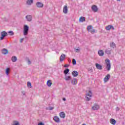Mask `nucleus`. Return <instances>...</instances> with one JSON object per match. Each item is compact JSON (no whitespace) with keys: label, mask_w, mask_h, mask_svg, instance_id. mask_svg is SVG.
<instances>
[{"label":"nucleus","mask_w":125,"mask_h":125,"mask_svg":"<svg viewBox=\"0 0 125 125\" xmlns=\"http://www.w3.org/2000/svg\"><path fill=\"white\" fill-rule=\"evenodd\" d=\"M105 63L106 64L105 68L107 71H110V70H111V62L109 59H106L105 61Z\"/></svg>","instance_id":"1"},{"label":"nucleus","mask_w":125,"mask_h":125,"mask_svg":"<svg viewBox=\"0 0 125 125\" xmlns=\"http://www.w3.org/2000/svg\"><path fill=\"white\" fill-rule=\"evenodd\" d=\"M91 97H92V93L91 91H89V92L86 94V101H90Z\"/></svg>","instance_id":"2"},{"label":"nucleus","mask_w":125,"mask_h":125,"mask_svg":"<svg viewBox=\"0 0 125 125\" xmlns=\"http://www.w3.org/2000/svg\"><path fill=\"white\" fill-rule=\"evenodd\" d=\"M29 33V26L27 25H25L23 27V35L24 36H27Z\"/></svg>","instance_id":"3"},{"label":"nucleus","mask_w":125,"mask_h":125,"mask_svg":"<svg viewBox=\"0 0 125 125\" xmlns=\"http://www.w3.org/2000/svg\"><path fill=\"white\" fill-rule=\"evenodd\" d=\"M99 108H100V106L98 104H95L92 107V110H93V111H97V110H99Z\"/></svg>","instance_id":"4"},{"label":"nucleus","mask_w":125,"mask_h":125,"mask_svg":"<svg viewBox=\"0 0 125 125\" xmlns=\"http://www.w3.org/2000/svg\"><path fill=\"white\" fill-rule=\"evenodd\" d=\"M7 36V32L5 31H2L1 32V37L0 38V41H2L4 39L5 37Z\"/></svg>","instance_id":"5"},{"label":"nucleus","mask_w":125,"mask_h":125,"mask_svg":"<svg viewBox=\"0 0 125 125\" xmlns=\"http://www.w3.org/2000/svg\"><path fill=\"white\" fill-rule=\"evenodd\" d=\"M105 29L106 31H110V30L111 29V30H115V28L112 25H107L105 27Z\"/></svg>","instance_id":"6"},{"label":"nucleus","mask_w":125,"mask_h":125,"mask_svg":"<svg viewBox=\"0 0 125 125\" xmlns=\"http://www.w3.org/2000/svg\"><path fill=\"white\" fill-rule=\"evenodd\" d=\"M36 6L38 7L39 8H42V7H43V4L41 2H37L36 3Z\"/></svg>","instance_id":"7"},{"label":"nucleus","mask_w":125,"mask_h":125,"mask_svg":"<svg viewBox=\"0 0 125 125\" xmlns=\"http://www.w3.org/2000/svg\"><path fill=\"white\" fill-rule=\"evenodd\" d=\"M105 53L106 54H107L108 55H111V53H112V49L108 48L105 49L104 51Z\"/></svg>","instance_id":"8"},{"label":"nucleus","mask_w":125,"mask_h":125,"mask_svg":"<svg viewBox=\"0 0 125 125\" xmlns=\"http://www.w3.org/2000/svg\"><path fill=\"white\" fill-rule=\"evenodd\" d=\"M95 66L98 70H102L103 69V66L99 63H96Z\"/></svg>","instance_id":"9"},{"label":"nucleus","mask_w":125,"mask_h":125,"mask_svg":"<svg viewBox=\"0 0 125 125\" xmlns=\"http://www.w3.org/2000/svg\"><path fill=\"white\" fill-rule=\"evenodd\" d=\"M110 78H111V75H110V74H107L104 78V83H107V82L109 81V79H110Z\"/></svg>","instance_id":"10"},{"label":"nucleus","mask_w":125,"mask_h":125,"mask_svg":"<svg viewBox=\"0 0 125 125\" xmlns=\"http://www.w3.org/2000/svg\"><path fill=\"white\" fill-rule=\"evenodd\" d=\"M71 83L73 85H76V84H77V83H78V80H77V79H76V78L72 79L71 80Z\"/></svg>","instance_id":"11"},{"label":"nucleus","mask_w":125,"mask_h":125,"mask_svg":"<svg viewBox=\"0 0 125 125\" xmlns=\"http://www.w3.org/2000/svg\"><path fill=\"white\" fill-rule=\"evenodd\" d=\"M92 10L93 11H94V12H97L98 8H97V6H96V5H93L92 6Z\"/></svg>","instance_id":"12"},{"label":"nucleus","mask_w":125,"mask_h":125,"mask_svg":"<svg viewBox=\"0 0 125 125\" xmlns=\"http://www.w3.org/2000/svg\"><path fill=\"white\" fill-rule=\"evenodd\" d=\"M65 58H66V56L65 55V54H62L60 58V60L61 62H62L63 61H64V59H65Z\"/></svg>","instance_id":"13"},{"label":"nucleus","mask_w":125,"mask_h":125,"mask_svg":"<svg viewBox=\"0 0 125 125\" xmlns=\"http://www.w3.org/2000/svg\"><path fill=\"white\" fill-rule=\"evenodd\" d=\"M63 12L65 14L68 13V7L67 6H64L63 9Z\"/></svg>","instance_id":"14"},{"label":"nucleus","mask_w":125,"mask_h":125,"mask_svg":"<svg viewBox=\"0 0 125 125\" xmlns=\"http://www.w3.org/2000/svg\"><path fill=\"white\" fill-rule=\"evenodd\" d=\"M26 19L28 22H31L32 21V16L31 15H27L25 17Z\"/></svg>","instance_id":"15"},{"label":"nucleus","mask_w":125,"mask_h":125,"mask_svg":"<svg viewBox=\"0 0 125 125\" xmlns=\"http://www.w3.org/2000/svg\"><path fill=\"white\" fill-rule=\"evenodd\" d=\"M72 76L73 77H76L79 76V73L77 71H74L72 72Z\"/></svg>","instance_id":"16"},{"label":"nucleus","mask_w":125,"mask_h":125,"mask_svg":"<svg viewBox=\"0 0 125 125\" xmlns=\"http://www.w3.org/2000/svg\"><path fill=\"white\" fill-rule=\"evenodd\" d=\"M53 120L56 122V123H60V119H59L57 116L54 117Z\"/></svg>","instance_id":"17"},{"label":"nucleus","mask_w":125,"mask_h":125,"mask_svg":"<svg viewBox=\"0 0 125 125\" xmlns=\"http://www.w3.org/2000/svg\"><path fill=\"white\" fill-rule=\"evenodd\" d=\"M66 115L65 114V113L64 112H61L60 113V117L62 118V119H64Z\"/></svg>","instance_id":"18"},{"label":"nucleus","mask_w":125,"mask_h":125,"mask_svg":"<svg viewBox=\"0 0 125 125\" xmlns=\"http://www.w3.org/2000/svg\"><path fill=\"white\" fill-rule=\"evenodd\" d=\"M1 52H2V54H4V55L7 54L8 53V50H7V49H6L4 48L2 50Z\"/></svg>","instance_id":"19"},{"label":"nucleus","mask_w":125,"mask_h":125,"mask_svg":"<svg viewBox=\"0 0 125 125\" xmlns=\"http://www.w3.org/2000/svg\"><path fill=\"white\" fill-rule=\"evenodd\" d=\"M33 2H34V0H27L26 2L27 4L28 5H31Z\"/></svg>","instance_id":"20"},{"label":"nucleus","mask_w":125,"mask_h":125,"mask_svg":"<svg viewBox=\"0 0 125 125\" xmlns=\"http://www.w3.org/2000/svg\"><path fill=\"white\" fill-rule=\"evenodd\" d=\"M110 46L112 48H115V47H116V43H115V42H112L110 43Z\"/></svg>","instance_id":"21"},{"label":"nucleus","mask_w":125,"mask_h":125,"mask_svg":"<svg viewBox=\"0 0 125 125\" xmlns=\"http://www.w3.org/2000/svg\"><path fill=\"white\" fill-rule=\"evenodd\" d=\"M98 54L99 56H103V55H104V52L103 51V50H99L98 51Z\"/></svg>","instance_id":"22"},{"label":"nucleus","mask_w":125,"mask_h":125,"mask_svg":"<svg viewBox=\"0 0 125 125\" xmlns=\"http://www.w3.org/2000/svg\"><path fill=\"white\" fill-rule=\"evenodd\" d=\"M116 121L114 119H110V123L111 125H116Z\"/></svg>","instance_id":"23"},{"label":"nucleus","mask_w":125,"mask_h":125,"mask_svg":"<svg viewBox=\"0 0 125 125\" xmlns=\"http://www.w3.org/2000/svg\"><path fill=\"white\" fill-rule=\"evenodd\" d=\"M12 62H16L17 61V57L16 56H13L11 58Z\"/></svg>","instance_id":"24"},{"label":"nucleus","mask_w":125,"mask_h":125,"mask_svg":"<svg viewBox=\"0 0 125 125\" xmlns=\"http://www.w3.org/2000/svg\"><path fill=\"white\" fill-rule=\"evenodd\" d=\"M84 21H85V18H84L83 17H80V18L79 19L80 22H84Z\"/></svg>","instance_id":"25"},{"label":"nucleus","mask_w":125,"mask_h":125,"mask_svg":"<svg viewBox=\"0 0 125 125\" xmlns=\"http://www.w3.org/2000/svg\"><path fill=\"white\" fill-rule=\"evenodd\" d=\"M52 84V83H51V81L49 80L47 82V85H48L49 87H50Z\"/></svg>","instance_id":"26"},{"label":"nucleus","mask_w":125,"mask_h":125,"mask_svg":"<svg viewBox=\"0 0 125 125\" xmlns=\"http://www.w3.org/2000/svg\"><path fill=\"white\" fill-rule=\"evenodd\" d=\"M12 125H20V123H19V122L17 121H14L12 124Z\"/></svg>","instance_id":"27"},{"label":"nucleus","mask_w":125,"mask_h":125,"mask_svg":"<svg viewBox=\"0 0 125 125\" xmlns=\"http://www.w3.org/2000/svg\"><path fill=\"white\" fill-rule=\"evenodd\" d=\"M69 72H70V69H69L68 68L66 69L65 70H64V75H67V74H68L69 73Z\"/></svg>","instance_id":"28"},{"label":"nucleus","mask_w":125,"mask_h":125,"mask_svg":"<svg viewBox=\"0 0 125 125\" xmlns=\"http://www.w3.org/2000/svg\"><path fill=\"white\" fill-rule=\"evenodd\" d=\"M64 80H65V81H70V80H71V76H67L65 75Z\"/></svg>","instance_id":"29"},{"label":"nucleus","mask_w":125,"mask_h":125,"mask_svg":"<svg viewBox=\"0 0 125 125\" xmlns=\"http://www.w3.org/2000/svg\"><path fill=\"white\" fill-rule=\"evenodd\" d=\"M93 27H92V26L91 25H89L87 27V30L88 31V32H89V31H90V30H91Z\"/></svg>","instance_id":"30"},{"label":"nucleus","mask_w":125,"mask_h":125,"mask_svg":"<svg viewBox=\"0 0 125 125\" xmlns=\"http://www.w3.org/2000/svg\"><path fill=\"white\" fill-rule=\"evenodd\" d=\"M89 32H90V33H91V34H94V33H95V29H93V27L92 28V29H91Z\"/></svg>","instance_id":"31"},{"label":"nucleus","mask_w":125,"mask_h":125,"mask_svg":"<svg viewBox=\"0 0 125 125\" xmlns=\"http://www.w3.org/2000/svg\"><path fill=\"white\" fill-rule=\"evenodd\" d=\"M10 71V70L9 69V68H7L6 69L5 73H6L7 76L8 75V73H9Z\"/></svg>","instance_id":"32"},{"label":"nucleus","mask_w":125,"mask_h":125,"mask_svg":"<svg viewBox=\"0 0 125 125\" xmlns=\"http://www.w3.org/2000/svg\"><path fill=\"white\" fill-rule=\"evenodd\" d=\"M8 33L9 34L10 36H13V35H14V33H13L12 31H9Z\"/></svg>","instance_id":"33"},{"label":"nucleus","mask_w":125,"mask_h":125,"mask_svg":"<svg viewBox=\"0 0 125 125\" xmlns=\"http://www.w3.org/2000/svg\"><path fill=\"white\" fill-rule=\"evenodd\" d=\"M54 109V107L53 106H49L48 108H46L47 110H53Z\"/></svg>","instance_id":"34"},{"label":"nucleus","mask_w":125,"mask_h":125,"mask_svg":"<svg viewBox=\"0 0 125 125\" xmlns=\"http://www.w3.org/2000/svg\"><path fill=\"white\" fill-rule=\"evenodd\" d=\"M72 63L74 65H76L77 64V61H76V60H75V59L72 60Z\"/></svg>","instance_id":"35"},{"label":"nucleus","mask_w":125,"mask_h":125,"mask_svg":"<svg viewBox=\"0 0 125 125\" xmlns=\"http://www.w3.org/2000/svg\"><path fill=\"white\" fill-rule=\"evenodd\" d=\"M27 86L28 87H30V86H32V83L30 82L27 83Z\"/></svg>","instance_id":"36"},{"label":"nucleus","mask_w":125,"mask_h":125,"mask_svg":"<svg viewBox=\"0 0 125 125\" xmlns=\"http://www.w3.org/2000/svg\"><path fill=\"white\" fill-rule=\"evenodd\" d=\"M88 71L90 72V73H92V68H88Z\"/></svg>","instance_id":"37"},{"label":"nucleus","mask_w":125,"mask_h":125,"mask_svg":"<svg viewBox=\"0 0 125 125\" xmlns=\"http://www.w3.org/2000/svg\"><path fill=\"white\" fill-rule=\"evenodd\" d=\"M23 41H24V38H21L20 41V42L22 43L23 42Z\"/></svg>","instance_id":"38"},{"label":"nucleus","mask_w":125,"mask_h":125,"mask_svg":"<svg viewBox=\"0 0 125 125\" xmlns=\"http://www.w3.org/2000/svg\"><path fill=\"white\" fill-rule=\"evenodd\" d=\"M21 93L23 94V95H25L26 94V92L22 91H21Z\"/></svg>","instance_id":"39"},{"label":"nucleus","mask_w":125,"mask_h":125,"mask_svg":"<svg viewBox=\"0 0 125 125\" xmlns=\"http://www.w3.org/2000/svg\"><path fill=\"white\" fill-rule=\"evenodd\" d=\"M75 52H80V49H75Z\"/></svg>","instance_id":"40"},{"label":"nucleus","mask_w":125,"mask_h":125,"mask_svg":"<svg viewBox=\"0 0 125 125\" xmlns=\"http://www.w3.org/2000/svg\"><path fill=\"white\" fill-rule=\"evenodd\" d=\"M64 67L65 68H68V67H69V65H68V64H65V65H64Z\"/></svg>","instance_id":"41"},{"label":"nucleus","mask_w":125,"mask_h":125,"mask_svg":"<svg viewBox=\"0 0 125 125\" xmlns=\"http://www.w3.org/2000/svg\"><path fill=\"white\" fill-rule=\"evenodd\" d=\"M38 125H44V124L43 123L41 122V123H39L38 124Z\"/></svg>","instance_id":"42"},{"label":"nucleus","mask_w":125,"mask_h":125,"mask_svg":"<svg viewBox=\"0 0 125 125\" xmlns=\"http://www.w3.org/2000/svg\"><path fill=\"white\" fill-rule=\"evenodd\" d=\"M28 64L29 65H30V64H31V61H30V60H28Z\"/></svg>","instance_id":"43"},{"label":"nucleus","mask_w":125,"mask_h":125,"mask_svg":"<svg viewBox=\"0 0 125 125\" xmlns=\"http://www.w3.org/2000/svg\"><path fill=\"white\" fill-rule=\"evenodd\" d=\"M119 110H120V108H119V107H116V111H119Z\"/></svg>","instance_id":"44"},{"label":"nucleus","mask_w":125,"mask_h":125,"mask_svg":"<svg viewBox=\"0 0 125 125\" xmlns=\"http://www.w3.org/2000/svg\"><path fill=\"white\" fill-rule=\"evenodd\" d=\"M62 100H63V101H66V98H63L62 99Z\"/></svg>","instance_id":"45"},{"label":"nucleus","mask_w":125,"mask_h":125,"mask_svg":"<svg viewBox=\"0 0 125 125\" xmlns=\"http://www.w3.org/2000/svg\"><path fill=\"white\" fill-rule=\"evenodd\" d=\"M118 1H121V0H117Z\"/></svg>","instance_id":"46"},{"label":"nucleus","mask_w":125,"mask_h":125,"mask_svg":"<svg viewBox=\"0 0 125 125\" xmlns=\"http://www.w3.org/2000/svg\"><path fill=\"white\" fill-rule=\"evenodd\" d=\"M82 125H86L85 124H83Z\"/></svg>","instance_id":"47"}]
</instances>
